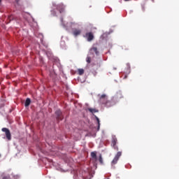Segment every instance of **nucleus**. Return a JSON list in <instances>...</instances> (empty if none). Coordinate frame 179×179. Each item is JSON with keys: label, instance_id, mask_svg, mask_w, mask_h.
Segmentation results:
<instances>
[{"label": "nucleus", "instance_id": "23", "mask_svg": "<svg viewBox=\"0 0 179 179\" xmlns=\"http://www.w3.org/2000/svg\"><path fill=\"white\" fill-rule=\"evenodd\" d=\"M0 157H1V155H0Z\"/></svg>", "mask_w": 179, "mask_h": 179}, {"label": "nucleus", "instance_id": "7", "mask_svg": "<svg viewBox=\"0 0 179 179\" xmlns=\"http://www.w3.org/2000/svg\"><path fill=\"white\" fill-rule=\"evenodd\" d=\"M85 37L87 38V41H93V40H94V35L92 32L86 33Z\"/></svg>", "mask_w": 179, "mask_h": 179}, {"label": "nucleus", "instance_id": "8", "mask_svg": "<svg viewBox=\"0 0 179 179\" xmlns=\"http://www.w3.org/2000/svg\"><path fill=\"white\" fill-rule=\"evenodd\" d=\"M72 33L74 37H78V36H80V34H82V30L78 29H74Z\"/></svg>", "mask_w": 179, "mask_h": 179}, {"label": "nucleus", "instance_id": "6", "mask_svg": "<svg viewBox=\"0 0 179 179\" xmlns=\"http://www.w3.org/2000/svg\"><path fill=\"white\" fill-rule=\"evenodd\" d=\"M55 115L57 121H62V120H64V115H62V112L61 110H56Z\"/></svg>", "mask_w": 179, "mask_h": 179}, {"label": "nucleus", "instance_id": "16", "mask_svg": "<svg viewBox=\"0 0 179 179\" xmlns=\"http://www.w3.org/2000/svg\"><path fill=\"white\" fill-rule=\"evenodd\" d=\"M8 19L9 20L8 23H10V21L13 20V15L8 16Z\"/></svg>", "mask_w": 179, "mask_h": 179}, {"label": "nucleus", "instance_id": "1", "mask_svg": "<svg viewBox=\"0 0 179 179\" xmlns=\"http://www.w3.org/2000/svg\"><path fill=\"white\" fill-rule=\"evenodd\" d=\"M99 48H100V44L97 43H94L92 48L90 50V54H92V55H94V54L99 55L100 53L99 52Z\"/></svg>", "mask_w": 179, "mask_h": 179}, {"label": "nucleus", "instance_id": "14", "mask_svg": "<svg viewBox=\"0 0 179 179\" xmlns=\"http://www.w3.org/2000/svg\"><path fill=\"white\" fill-rule=\"evenodd\" d=\"M90 113H97L99 110L94 109V108H88Z\"/></svg>", "mask_w": 179, "mask_h": 179}, {"label": "nucleus", "instance_id": "4", "mask_svg": "<svg viewBox=\"0 0 179 179\" xmlns=\"http://www.w3.org/2000/svg\"><path fill=\"white\" fill-rule=\"evenodd\" d=\"M122 155V152H117V153L116 154V155L115 156L114 159H113V161L111 162L112 166L117 164V163L118 162V160H120V157H121Z\"/></svg>", "mask_w": 179, "mask_h": 179}, {"label": "nucleus", "instance_id": "15", "mask_svg": "<svg viewBox=\"0 0 179 179\" xmlns=\"http://www.w3.org/2000/svg\"><path fill=\"white\" fill-rule=\"evenodd\" d=\"M86 61L87 64H90L92 62V58L90 57H87Z\"/></svg>", "mask_w": 179, "mask_h": 179}, {"label": "nucleus", "instance_id": "10", "mask_svg": "<svg viewBox=\"0 0 179 179\" xmlns=\"http://www.w3.org/2000/svg\"><path fill=\"white\" fill-rule=\"evenodd\" d=\"M30 103H31V100L29 98H27L24 103L25 107H29V106H30Z\"/></svg>", "mask_w": 179, "mask_h": 179}, {"label": "nucleus", "instance_id": "12", "mask_svg": "<svg viewBox=\"0 0 179 179\" xmlns=\"http://www.w3.org/2000/svg\"><path fill=\"white\" fill-rule=\"evenodd\" d=\"M91 157H92V159H97V155L96 153V152H91Z\"/></svg>", "mask_w": 179, "mask_h": 179}, {"label": "nucleus", "instance_id": "18", "mask_svg": "<svg viewBox=\"0 0 179 179\" xmlns=\"http://www.w3.org/2000/svg\"><path fill=\"white\" fill-rule=\"evenodd\" d=\"M117 99H122L124 96H122V94L121 93L117 94Z\"/></svg>", "mask_w": 179, "mask_h": 179}, {"label": "nucleus", "instance_id": "5", "mask_svg": "<svg viewBox=\"0 0 179 179\" xmlns=\"http://www.w3.org/2000/svg\"><path fill=\"white\" fill-rule=\"evenodd\" d=\"M1 131L3 132H5L6 138H7L8 141H10V139H12V136L10 134V131L9 130V129L4 127L1 129Z\"/></svg>", "mask_w": 179, "mask_h": 179}, {"label": "nucleus", "instance_id": "3", "mask_svg": "<svg viewBox=\"0 0 179 179\" xmlns=\"http://www.w3.org/2000/svg\"><path fill=\"white\" fill-rule=\"evenodd\" d=\"M118 142V140L117 139V137L115 136H112V141H111V146L115 149V150H118V146H117V143Z\"/></svg>", "mask_w": 179, "mask_h": 179}, {"label": "nucleus", "instance_id": "20", "mask_svg": "<svg viewBox=\"0 0 179 179\" xmlns=\"http://www.w3.org/2000/svg\"><path fill=\"white\" fill-rule=\"evenodd\" d=\"M127 78H128V76L125 75L123 78V79H127Z\"/></svg>", "mask_w": 179, "mask_h": 179}, {"label": "nucleus", "instance_id": "22", "mask_svg": "<svg viewBox=\"0 0 179 179\" xmlns=\"http://www.w3.org/2000/svg\"><path fill=\"white\" fill-rule=\"evenodd\" d=\"M124 1H129V0H124Z\"/></svg>", "mask_w": 179, "mask_h": 179}, {"label": "nucleus", "instance_id": "2", "mask_svg": "<svg viewBox=\"0 0 179 179\" xmlns=\"http://www.w3.org/2000/svg\"><path fill=\"white\" fill-rule=\"evenodd\" d=\"M99 101L102 104H105L106 106H108V103H110V101H108V98L107 97V95L105 94H103L100 98Z\"/></svg>", "mask_w": 179, "mask_h": 179}, {"label": "nucleus", "instance_id": "13", "mask_svg": "<svg viewBox=\"0 0 179 179\" xmlns=\"http://www.w3.org/2000/svg\"><path fill=\"white\" fill-rule=\"evenodd\" d=\"M78 75H83L85 73V70L83 69H79L78 70Z\"/></svg>", "mask_w": 179, "mask_h": 179}, {"label": "nucleus", "instance_id": "21", "mask_svg": "<svg viewBox=\"0 0 179 179\" xmlns=\"http://www.w3.org/2000/svg\"><path fill=\"white\" fill-rule=\"evenodd\" d=\"M1 2H2V0H0V3H1Z\"/></svg>", "mask_w": 179, "mask_h": 179}, {"label": "nucleus", "instance_id": "11", "mask_svg": "<svg viewBox=\"0 0 179 179\" xmlns=\"http://www.w3.org/2000/svg\"><path fill=\"white\" fill-rule=\"evenodd\" d=\"M95 120L97 121L98 127L97 131H100V119L97 116H95Z\"/></svg>", "mask_w": 179, "mask_h": 179}, {"label": "nucleus", "instance_id": "19", "mask_svg": "<svg viewBox=\"0 0 179 179\" xmlns=\"http://www.w3.org/2000/svg\"><path fill=\"white\" fill-rule=\"evenodd\" d=\"M61 22H62V24H63L64 27H66V25H65V24H64V18L61 19Z\"/></svg>", "mask_w": 179, "mask_h": 179}, {"label": "nucleus", "instance_id": "9", "mask_svg": "<svg viewBox=\"0 0 179 179\" xmlns=\"http://www.w3.org/2000/svg\"><path fill=\"white\" fill-rule=\"evenodd\" d=\"M57 10L60 12V13H62L64 10H65V6L63 3H60L57 6Z\"/></svg>", "mask_w": 179, "mask_h": 179}, {"label": "nucleus", "instance_id": "17", "mask_svg": "<svg viewBox=\"0 0 179 179\" xmlns=\"http://www.w3.org/2000/svg\"><path fill=\"white\" fill-rule=\"evenodd\" d=\"M99 160L101 164H103V157H101V155H100Z\"/></svg>", "mask_w": 179, "mask_h": 179}]
</instances>
